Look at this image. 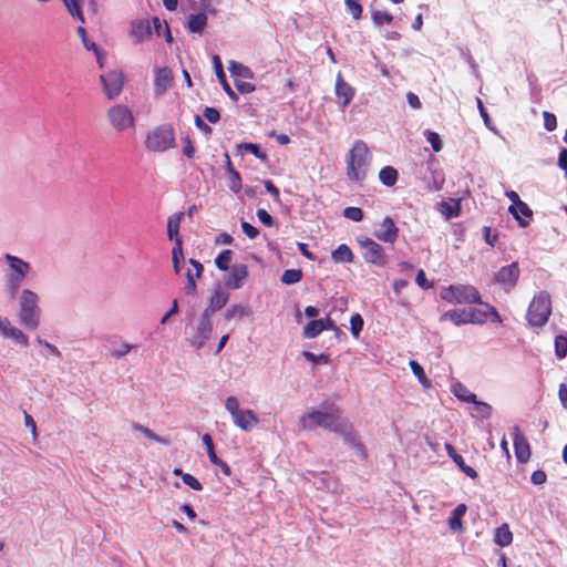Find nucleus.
<instances>
[{
  "label": "nucleus",
  "mask_w": 567,
  "mask_h": 567,
  "mask_svg": "<svg viewBox=\"0 0 567 567\" xmlns=\"http://www.w3.org/2000/svg\"><path fill=\"white\" fill-rule=\"evenodd\" d=\"M298 425L302 431H309L318 426L343 435L346 441L355 444L364 453V446L358 442L353 425L341 415V409L333 403L324 405V410H313L301 415Z\"/></svg>",
  "instance_id": "f257e3e1"
},
{
  "label": "nucleus",
  "mask_w": 567,
  "mask_h": 567,
  "mask_svg": "<svg viewBox=\"0 0 567 567\" xmlns=\"http://www.w3.org/2000/svg\"><path fill=\"white\" fill-rule=\"evenodd\" d=\"M372 155L368 145L357 140L347 155V176L351 182L361 183L370 168Z\"/></svg>",
  "instance_id": "f03ea898"
},
{
  "label": "nucleus",
  "mask_w": 567,
  "mask_h": 567,
  "mask_svg": "<svg viewBox=\"0 0 567 567\" xmlns=\"http://www.w3.org/2000/svg\"><path fill=\"white\" fill-rule=\"evenodd\" d=\"M37 293L29 289L21 292L19 301V321L28 329H37L40 324L41 310Z\"/></svg>",
  "instance_id": "7ed1b4c3"
},
{
  "label": "nucleus",
  "mask_w": 567,
  "mask_h": 567,
  "mask_svg": "<svg viewBox=\"0 0 567 567\" xmlns=\"http://www.w3.org/2000/svg\"><path fill=\"white\" fill-rule=\"evenodd\" d=\"M551 315V300L547 291L543 290L535 295L528 306L526 319L530 327L542 328Z\"/></svg>",
  "instance_id": "20e7f679"
},
{
  "label": "nucleus",
  "mask_w": 567,
  "mask_h": 567,
  "mask_svg": "<svg viewBox=\"0 0 567 567\" xmlns=\"http://www.w3.org/2000/svg\"><path fill=\"white\" fill-rule=\"evenodd\" d=\"M441 298L452 305L463 303H478L482 305V299L478 290L472 285H450L443 288Z\"/></svg>",
  "instance_id": "39448f33"
},
{
  "label": "nucleus",
  "mask_w": 567,
  "mask_h": 567,
  "mask_svg": "<svg viewBox=\"0 0 567 567\" xmlns=\"http://www.w3.org/2000/svg\"><path fill=\"white\" fill-rule=\"evenodd\" d=\"M175 145V133L171 124H164L151 131L145 141V146L151 152L162 153Z\"/></svg>",
  "instance_id": "423d86ee"
},
{
  "label": "nucleus",
  "mask_w": 567,
  "mask_h": 567,
  "mask_svg": "<svg viewBox=\"0 0 567 567\" xmlns=\"http://www.w3.org/2000/svg\"><path fill=\"white\" fill-rule=\"evenodd\" d=\"M225 408L231 415L234 424L245 432H250L259 423L258 417L251 410L240 409L239 401L236 396H228L225 402Z\"/></svg>",
  "instance_id": "0eeeda50"
},
{
  "label": "nucleus",
  "mask_w": 567,
  "mask_h": 567,
  "mask_svg": "<svg viewBox=\"0 0 567 567\" xmlns=\"http://www.w3.org/2000/svg\"><path fill=\"white\" fill-rule=\"evenodd\" d=\"M4 258L11 270L6 287L11 298H14L27 274L30 270V265L21 258L9 254H7Z\"/></svg>",
  "instance_id": "6e6552de"
},
{
  "label": "nucleus",
  "mask_w": 567,
  "mask_h": 567,
  "mask_svg": "<svg viewBox=\"0 0 567 567\" xmlns=\"http://www.w3.org/2000/svg\"><path fill=\"white\" fill-rule=\"evenodd\" d=\"M357 243L362 250V257L367 264L380 268L386 265L388 256L380 244L365 236L358 237Z\"/></svg>",
  "instance_id": "1a4fd4ad"
},
{
  "label": "nucleus",
  "mask_w": 567,
  "mask_h": 567,
  "mask_svg": "<svg viewBox=\"0 0 567 567\" xmlns=\"http://www.w3.org/2000/svg\"><path fill=\"white\" fill-rule=\"evenodd\" d=\"M228 70L234 78V83L238 92L248 94L255 91V85L248 80L252 79L251 70L236 61H230Z\"/></svg>",
  "instance_id": "9d476101"
},
{
  "label": "nucleus",
  "mask_w": 567,
  "mask_h": 567,
  "mask_svg": "<svg viewBox=\"0 0 567 567\" xmlns=\"http://www.w3.org/2000/svg\"><path fill=\"white\" fill-rule=\"evenodd\" d=\"M106 115L111 126L117 132H123L134 126L133 113L125 105L117 104L110 107Z\"/></svg>",
  "instance_id": "9b49d317"
},
{
  "label": "nucleus",
  "mask_w": 567,
  "mask_h": 567,
  "mask_svg": "<svg viewBox=\"0 0 567 567\" xmlns=\"http://www.w3.org/2000/svg\"><path fill=\"white\" fill-rule=\"evenodd\" d=\"M212 318L202 313L196 328L188 338L189 346L196 350L202 349L205 346L206 341L212 337Z\"/></svg>",
  "instance_id": "f8f14e48"
},
{
  "label": "nucleus",
  "mask_w": 567,
  "mask_h": 567,
  "mask_svg": "<svg viewBox=\"0 0 567 567\" xmlns=\"http://www.w3.org/2000/svg\"><path fill=\"white\" fill-rule=\"evenodd\" d=\"M520 275V269L517 261L502 267L494 276L496 284L503 286L505 291H511L517 285Z\"/></svg>",
  "instance_id": "ddd939ff"
},
{
  "label": "nucleus",
  "mask_w": 567,
  "mask_h": 567,
  "mask_svg": "<svg viewBox=\"0 0 567 567\" xmlns=\"http://www.w3.org/2000/svg\"><path fill=\"white\" fill-rule=\"evenodd\" d=\"M103 92L109 100L116 99L123 90L124 76L122 72L112 71L100 75Z\"/></svg>",
  "instance_id": "4468645a"
},
{
  "label": "nucleus",
  "mask_w": 567,
  "mask_h": 567,
  "mask_svg": "<svg viewBox=\"0 0 567 567\" xmlns=\"http://www.w3.org/2000/svg\"><path fill=\"white\" fill-rule=\"evenodd\" d=\"M513 445L517 461L519 463L528 462L532 455L530 445L517 425L513 427Z\"/></svg>",
  "instance_id": "2eb2a0df"
},
{
  "label": "nucleus",
  "mask_w": 567,
  "mask_h": 567,
  "mask_svg": "<svg viewBox=\"0 0 567 567\" xmlns=\"http://www.w3.org/2000/svg\"><path fill=\"white\" fill-rule=\"evenodd\" d=\"M399 236V228L396 227L394 220L385 216L381 221V229L374 231V237L380 241L386 244H394Z\"/></svg>",
  "instance_id": "dca6fc26"
},
{
  "label": "nucleus",
  "mask_w": 567,
  "mask_h": 567,
  "mask_svg": "<svg viewBox=\"0 0 567 567\" xmlns=\"http://www.w3.org/2000/svg\"><path fill=\"white\" fill-rule=\"evenodd\" d=\"M189 265L192 266V269H188L186 272V285H185V293L188 296H195L196 295V279H199L203 275L204 267L203 265L196 260V259H189Z\"/></svg>",
  "instance_id": "f3484780"
},
{
  "label": "nucleus",
  "mask_w": 567,
  "mask_h": 567,
  "mask_svg": "<svg viewBox=\"0 0 567 567\" xmlns=\"http://www.w3.org/2000/svg\"><path fill=\"white\" fill-rule=\"evenodd\" d=\"M152 34L151 24L148 20L136 19L131 21L130 24V37L134 43H141L147 40Z\"/></svg>",
  "instance_id": "a211bd4d"
},
{
  "label": "nucleus",
  "mask_w": 567,
  "mask_h": 567,
  "mask_svg": "<svg viewBox=\"0 0 567 567\" xmlns=\"http://www.w3.org/2000/svg\"><path fill=\"white\" fill-rule=\"evenodd\" d=\"M334 93L339 101H341V106L346 107L350 104L354 96V89L344 81L341 73H338L336 78Z\"/></svg>",
  "instance_id": "6ab92c4d"
},
{
  "label": "nucleus",
  "mask_w": 567,
  "mask_h": 567,
  "mask_svg": "<svg viewBox=\"0 0 567 567\" xmlns=\"http://www.w3.org/2000/svg\"><path fill=\"white\" fill-rule=\"evenodd\" d=\"M229 299V293L221 288H217L208 300V306L202 312L203 315L212 318L214 312L224 308Z\"/></svg>",
  "instance_id": "aec40b11"
},
{
  "label": "nucleus",
  "mask_w": 567,
  "mask_h": 567,
  "mask_svg": "<svg viewBox=\"0 0 567 567\" xmlns=\"http://www.w3.org/2000/svg\"><path fill=\"white\" fill-rule=\"evenodd\" d=\"M173 83V74L168 68H161L155 71L154 93L155 95L164 94Z\"/></svg>",
  "instance_id": "412c9836"
},
{
  "label": "nucleus",
  "mask_w": 567,
  "mask_h": 567,
  "mask_svg": "<svg viewBox=\"0 0 567 567\" xmlns=\"http://www.w3.org/2000/svg\"><path fill=\"white\" fill-rule=\"evenodd\" d=\"M473 315H474V310H464V309H453V310H449L446 312H444L441 317H440V321H451L453 322L455 326H461V324H465V323H468V322H473Z\"/></svg>",
  "instance_id": "4be33fe9"
},
{
  "label": "nucleus",
  "mask_w": 567,
  "mask_h": 567,
  "mask_svg": "<svg viewBox=\"0 0 567 567\" xmlns=\"http://www.w3.org/2000/svg\"><path fill=\"white\" fill-rule=\"evenodd\" d=\"M508 212L518 221L519 226L526 227L533 217V210L525 202H519L516 205H511Z\"/></svg>",
  "instance_id": "5701e85b"
},
{
  "label": "nucleus",
  "mask_w": 567,
  "mask_h": 567,
  "mask_svg": "<svg viewBox=\"0 0 567 567\" xmlns=\"http://www.w3.org/2000/svg\"><path fill=\"white\" fill-rule=\"evenodd\" d=\"M213 64H214L216 76H217L219 83L221 84L223 90L233 101H237L238 100L237 94L233 91V89L230 87L229 83L226 80V75H225V72L223 69V63H221L219 55H217V54L213 55Z\"/></svg>",
  "instance_id": "b1692460"
},
{
  "label": "nucleus",
  "mask_w": 567,
  "mask_h": 567,
  "mask_svg": "<svg viewBox=\"0 0 567 567\" xmlns=\"http://www.w3.org/2000/svg\"><path fill=\"white\" fill-rule=\"evenodd\" d=\"M248 277V269L245 265L235 266L231 274L226 279V285L230 288L238 289L243 281Z\"/></svg>",
  "instance_id": "393cba45"
},
{
  "label": "nucleus",
  "mask_w": 567,
  "mask_h": 567,
  "mask_svg": "<svg viewBox=\"0 0 567 567\" xmlns=\"http://www.w3.org/2000/svg\"><path fill=\"white\" fill-rule=\"evenodd\" d=\"M207 25V16L204 12L189 14L186 28L190 33H202Z\"/></svg>",
  "instance_id": "a878e982"
},
{
  "label": "nucleus",
  "mask_w": 567,
  "mask_h": 567,
  "mask_svg": "<svg viewBox=\"0 0 567 567\" xmlns=\"http://www.w3.org/2000/svg\"><path fill=\"white\" fill-rule=\"evenodd\" d=\"M184 214L177 213L168 217L167 219V236L169 240H173L176 245L177 239H182L179 236V225Z\"/></svg>",
  "instance_id": "bb28decb"
},
{
  "label": "nucleus",
  "mask_w": 567,
  "mask_h": 567,
  "mask_svg": "<svg viewBox=\"0 0 567 567\" xmlns=\"http://www.w3.org/2000/svg\"><path fill=\"white\" fill-rule=\"evenodd\" d=\"M466 509H467L466 505L462 503V504H458L452 512V515L449 518V527L453 532H462L463 530L462 518L465 515Z\"/></svg>",
  "instance_id": "cd10ccee"
},
{
  "label": "nucleus",
  "mask_w": 567,
  "mask_h": 567,
  "mask_svg": "<svg viewBox=\"0 0 567 567\" xmlns=\"http://www.w3.org/2000/svg\"><path fill=\"white\" fill-rule=\"evenodd\" d=\"M331 258L334 262L350 264L354 260V255L348 245L341 244L332 251Z\"/></svg>",
  "instance_id": "c85d7f7f"
},
{
  "label": "nucleus",
  "mask_w": 567,
  "mask_h": 567,
  "mask_svg": "<svg viewBox=\"0 0 567 567\" xmlns=\"http://www.w3.org/2000/svg\"><path fill=\"white\" fill-rule=\"evenodd\" d=\"M452 392L460 401L465 403H476V395L461 382L452 385Z\"/></svg>",
  "instance_id": "c756f323"
},
{
  "label": "nucleus",
  "mask_w": 567,
  "mask_h": 567,
  "mask_svg": "<svg viewBox=\"0 0 567 567\" xmlns=\"http://www.w3.org/2000/svg\"><path fill=\"white\" fill-rule=\"evenodd\" d=\"M494 542L501 547L509 546L513 543V534L507 524L496 528Z\"/></svg>",
  "instance_id": "7c9ffc66"
},
{
  "label": "nucleus",
  "mask_w": 567,
  "mask_h": 567,
  "mask_svg": "<svg viewBox=\"0 0 567 567\" xmlns=\"http://www.w3.org/2000/svg\"><path fill=\"white\" fill-rule=\"evenodd\" d=\"M324 321L323 319H315L308 322L302 331L305 338L313 339L318 337L324 330Z\"/></svg>",
  "instance_id": "2f4dec72"
},
{
  "label": "nucleus",
  "mask_w": 567,
  "mask_h": 567,
  "mask_svg": "<svg viewBox=\"0 0 567 567\" xmlns=\"http://www.w3.org/2000/svg\"><path fill=\"white\" fill-rule=\"evenodd\" d=\"M379 179L383 185L392 187L396 183L398 171L392 166H384L379 172Z\"/></svg>",
  "instance_id": "473e14b6"
},
{
  "label": "nucleus",
  "mask_w": 567,
  "mask_h": 567,
  "mask_svg": "<svg viewBox=\"0 0 567 567\" xmlns=\"http://www.w3.org/2000/svg\"><path fill=\"white\" fill-rule=\"evenodd\" d=\"M251 315V310L246 307V306H241V305H233L230 306L226 313H225V318L227 320H233V319H241L244 317H248Z\"/></svg>",
  "instance_id": "72a5a7b5"
},
{
  "label": "nucleus",
  "mask_w": 567,
  "mask_h": 567,
  "mask_svg": "<svg viewBox=\"0 0 567 567\" xmlns=\"http://www.w3.org/2000/svg\"><path fill=\"white\" fill-rule=\"evenodd\" d=\"M238 151H245L251 153L256 158L260 159L261 162L268 161V155L266 152L260 150V146L258 144L254 143H240L237 145Z\"/></svg>",
  "instance_id": "f704fd0d"
},
{
  "label": "nucleus",
  "mask_w": 567,
  "mask_h": 567,
  "mask_svg": "<svg viewBox=\"0 0 567 567\" xmlns=\"http://www.w3.org/2000/svg\"><path fill=\"white\" fill-rule=\"evenodd\" d=\"M371 19L375 25H389L393 22V16L386 10L371 9Z\"/></svg>",
  "instance_id": "c9c22d12"
},
{
  "label": "nucleus",
  "mask_w": 567,
  "mask_h": 567,
  "mask_svg": "<svg viewBox=\"0 0 567 567\" xmlns=\"http://www.w3.org/2000/svg\"><path fill=\"white\" fill-rule=\"evenodd\" d=\"M153 27L155 29V33L157 37H165V40L171 43L173 41V37L169 30V27L166 21H161L159 18L154 17L152 19Z\"/></svg>",
  "instance_id": "e433bc0d"
},
{
  "label": "nucleus",
  "mask_w": 567,
  "mask_h": 567,
  "mask_svg": "<svg viewBox=\"0 0 567 567\" xmlns=\"http://www.w3.org/2000/svg\"><path fill=\"white\" fill-rule=\"evenodd\" d=\"M184 259L183 239H177L176 245L172 249L173 268L176 275L181 272V260Z\"/></svg>",
  "instance_id": "4c0bfd02"
},
{
  "label": "nucleus",
  "mask_w": 567,
  "mask_h": 567,
  "mask_svg": "<svg viewBox=\"0 0 567 567\" xmlns=\"http://www.w3.org/2000/svg\"><path fill=\"white\" fill-rule=\"evenodd\" d=\"M302 271L300 269H287L281 276V282L285 285H293L301 280Z\"/></svg>",
  "instance_id": "58836bf2"
},
{
  "label": "nucleus",
  "mask_w": 567,
  "mask_h": 567,
  "mask_svg": "<svg viewBox=\"0 0 567 567\" xmlns=\"http://www.w3.org/2000/svg\"><path fill=\"white\" fill-rule=\"evenodd\" d=\"M233 251L230 249L223 250L215 259V265L218 269L226 271L228 270V265L231 261Z\"/></svg>",
  "instance_id": "ea45409f"
},
{
  "label": "nucleus",
  "mask_w": 567,
  "mask_h": 567,
  "mask_svg": "<svg viewBox=\"0 0 567 567\" xmlns=\"http://www.w3.org/2000/svg\"><path fill=\"white\" fill-rule=\"evenodd\" d=\"M555 354L558 359L567 355V336L559 334L555 338Z\"/></svg>",
  "instance_id": "a19ab883"
},
{
  "label": "nucleus",
  "mask_w": 567,
  "mask_h": 567,
  "mask_svg": "<svg viewBox=\"0 0 567 567\" xmlns=\"http://www.w3.org/2000/svg\"><path fill=\"white\" fill-rule=\"evenodd\" d=\"M228 175L229 189L236 194L239 193L243 187L240 174L235 169L233 172H229Z\"/></svg>",
  "instance_id": "79ce46f5"
},
{
  "label": "nucleus",
  "mask_w": 567,
  "mask_h": 567,
  "mask_svg": "<svg viewBox=\"0 0 567 567\" xmlns=\"http://www.w3.org/2000/svg\"><path fill=\"white\" fill-rule=\"evenodd\" d=\"M64 3L72 17L79 19L81 22H84V17L80 8V0H64Z\"/></svg>",
  "instance_id": "37998d69"
},
{
  "label": "nucleus",
  "mask_w": 567,
  "mask_h": 567,
  "mask_svg": "<svg viewBox=\"0 0 567 567\" xmlns=\"http://www.w3.org/2000/svg\"><path fill=\"white\" fill-rule=\"evenodd\" d=\"M202 441H203V444L206 447L209 461L210 462H216L218 456H217V454L215 452V445H214L212 436L208 433H206V434L203 435Z\"/></svg>",
  "instance_id": "c03bdc74"
},
{
  "label": "nucleus",
  "mask_w": 567,
  "mask_h": 567,
  "mask_svg": "<svg viewBox=\"0 0 567 567\" xmlns=\"http://www.w3.org/2000/svg\"><path fill=\"white\" fill-rule=\"evenodd\" d=\"M344 3L354 20H360L363 8L358 0H344Z\"/></svg>",
  "instance_id": "a18cd8bd"
},
{
  "label": "nucleus",
  "mask_w": 567,
  "mask_h": 567,
  "mask_svg": "<svg viewBox=\"0 0 567 567\" xmlns=\"http://www.w3.org/2000/svg\"><path fill=\"white\" fill-rule=\"evenodd\" d=\"M303 357L307 361H310L316 364H328L330 362L329 355L324 353L317 355L310 351H305Z\"/></svg>",
  "instance_id": "49530a36"
},
{
  "label": "nucleus",
  "mask_w": 567,
  "mask_h": 567,
  "mask_svg": "<svg viewBox=\"0 0 567 567\" xmlns=\"http://www.w3.org/2000/svg\"><path fill=\"white\" fill-rule=\"evenodd\" d=\"M363 319L359 313H355L350 319V329L354 337H358L363 328Z\"/></svg>",
  "instance_id": "de8ad7c7"
},
{
  "label": "nucleus",
  "mask_w": 567,
  "mask_h": 567,
  "mask_svg": "<svg viewBox=\"0 0 567 567\" xmlns=\"http://www.w3.org/2000/svg\"><path fill=\"white\" fill-rule=\"evenodd\" d=\"M343 216L353 221H361L363 218V212L359 207H347L343 210Z\"/></svg>",
  "instance_id": "09e8293b"
},
{
  "label": "nucleus",
  "mask_w": 567,
  "mask_h": 567,
  "mask_svg": "<svg viewBox=\"0 0 567 567\" xmlns=\"http://www.w3.org/2000/svg\"><path fill=\"white\" fill-rule=\"evenodd\" d=\"M543 118H544V126L547 131L551 132L557 127V118H556L555 114H553L548 111H544Z\"/></svg>",
  "instance_id": "8fccbe9b"
},
{
  "label": "nucleus",
  "mask_w": 567,
  "mask_h": 567,
  "mask_svg": "<svg viewBox=\"0 0 567 567\" xmlns=\"http://www.w3.org/2000/svg\"><path fill=\"white\" fill-rule=\"evenodd\" d=\"M410 368L413 372V374L423 383H427L429 380L426 378V374L424 372V369L416 362V361H410Z\"/></svg>",
  "instance_id": "3c124183"
},
{
  "label": "nucleus",
  "mask_w": 567,
  "mask_h": 567,
  "mask_svg": "<svg viewBox=\"0 0 567 567\" xmlns=\"http://www.w3.org/2000/svg\"><path fill=\"white\" fill-rule=\"evenodd\" d=\"M183 483L194 491L203 489V485L200 484V482L189 473L183 474Z\"/></svg>",
  "instance_id": "603ef678"
},
{
  "label": "nucleus",
  "mask_w": 567,
  "mask_h": 567,
  "mask_svg": "<svg viewBox=\"0 0 567 567\" xmlns=\"http://www.w3.org/2000/svg\"><path fill=\"white\" fill-rule=\"evenodd\" d=\"M445 451L447 455L453 460V462L457 465V467L464 463V458L456 452L452 444L446 443Z\"/></svg>",
  "instance_id": "864d4df0"
},
{
  "label": "nucleus",
  "mask_w": 567,
  "mask_h": 567,
  "mask_svg": "<svg viewBox=\"0 0 567 567\" xmlns=\"http://www.w3.org/2000/svg\"><path fill=\"white\" fill-rule=\"evenodd\" d=\"M76 31L78 34L81 37L82 43L85 47V49L89 51H96L97 45L93 41H90L87 39L85 29L83 27H79Z\"/></svg>",
  "instance_id": "5fc2aeb1"
},
{
  "label": "nucleus",
  "mask_w": 567,
  "mask_h": 567,
  "mask_svg": "<svg viewBox=\"0 0 567 567\" xmlns=\"http://www.w3.org/2000/svg\"><path fill=\"white\" fill-rule=\"evenodd\" d=\"M182 141H183V153H184V155L187 156L188 158H193L194 155H195L196 148L193 145L189 136L188 135L184 136L182 138Z\"/></svg>",
  "instance_id": "6e6d98bb"
},
{
  "label": "nucleus",
  "mask_w": 567,
  "mask_h": 567,
  "mask_svg": "<svg viewBox=\"0 0 567 567\" xmlns=\"http://www.w3.org/2000/svg\"><path fill=\"white\" fill-rule=\"evenodd\" d=\"M241 230L249 238L255 239L259 235V229L248 221H241Z\"/></svg>",
  "instance_id": "4d7b16f0"
},
{
  "label": "nucleus",
  "mask_w": 567,
  "mask_h": 567,
  "mask_svg": "<svg viewBox=\"0 0 567 567\" xmlns=\"http://www.w3.org/2000/svg\"><path fill=\"white\" fill-rule=\"evenodd\" d=\"M426 140L435 152H440L442 150V141L437 133L429 132Z\"/></svg>",
  "instance_id": "13d9d810"
},
{
  "label": "nucleus",
  "mask_w": 567,
  "mask_h": 567,
  "mask_svg": "<svg viewBox=\"0 0 567 567\" xmlns=\"http://www.w3.org/2000/svg\"><path fill=\"white\" fill-rule=\"evenodd\" d=\"M203 114L206 117V120L213 124L217 123L220 118L219 111L215 107H205Z\"/></svg>",
  "instance_id": "bf43d9fd"
},
{
  "label": "nucleus",
  "mask_w": 567,
  "mask_h": 567,
  "mask_svg": "<svg viewBox=\"0 0 567 567\" xmlns=\"http://www.w3.org/2000/svg\"><path fill=\"white\" fill-rule=\"evenodd\" d=\"M11 339H13L16 342L20 343L23 347H27L29 344V339L27 334H24L20 329L16 328L13 331H11Z\"/></svg>",
  "instance_id": "052dcab7"
},
{
  "label": "nucleus",
  "mask_w": 567,
  "mask_h": 567,
  "mask_svg": "<svg viewBox=\"0 0 567 567\" xmlns=\"http://www.w3.org/2000/svg\"><path fill=\"white\" fill-rule=\"evenodd\" d=\"M257 217L261 224H264L267 227H271L274 225L272 217L268 214V212L264 208H259L257 210Z\"/></svg>",
  "instance_id": "680f3d73"
},
{
  "label": "nucleus",
  "mask_w": 567,
  "mask_h": 567,
  "mask_svg": "<svg viewBox=\"0 0 567 567\" xmlns=\"http://www.w3.org/2000/svg\"><path fill=\"white\" fill-rule=\"evenodd\" d=\"M483 233L486 244L494 247L495 243L497 241L498 235L496 233L492 234V228L489 226H484Z\"/></svg>",
  "instance_id": "e2e57ef3"
},
{
  "label": "nucleus",
  "mask_w": 567,
  "mask_h": 567,
  "mask_svg": "<svg viewBox=\"0 0 567 567\" xmlns=\"http://www.w3.org/2000/svg\"><path fill=\"white\" fill-rule=\"evenodd\" d=\"M476 408V411L484 417H488L492 413V406L485 402H481L476 400V403H473Z\"/></svg>",
  "instance_id": "0e129e2a"
},
{
  "label": "nucleus",
  "mask_w": 567,
  "mask_h": 567,
  "mask_svg": "<svg viewBox=\"0 0 567 567\" xmlns=\"http://www.w3.org/2000/svg\"><path fill=\"white\" fill-rule=\"evenodd\" d=\"M547 475L544 471L537 470L532 473L530 481L535 485H542L546 482Z\"/></svg>",
  "instance_id": "69168bd1"
},
{
  "label": "nucleus",
  "mask_w": 567,
  "mask_h": 567,
  "mask_svg": "<svg viewBox=\"0 0 567 567\" xmlns=\"http://www.w3.org/2000/svg\"><path fill=\"white\" fill-rule=\"evenodd\" d=\"M558 396L561 405L567 410V385L565 383L559 385Z\"/></svg>",
  "instance_id": "338daca9"
},
{
  "label": "nucleus",
  "mask_w": 567,
  "mask_h": 567,
  "mask_svg": "<svg viewBox=\"0 0 567 567\" xmlns=\"http://www.w3.org/2000/svg\"><path fill=\"white\" fill-rule=\"evenodd\" d=\"M558 166L567 174V148H563L558 155Z\"/></svg>",
  "instance_id": "774afa93"
}]
</instances>
